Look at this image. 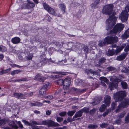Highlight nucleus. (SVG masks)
Here are the masks:
<instances>
[{
  "label": "nucleus",
  "mask_w": 129,
  "mask_h": 129,
  "mask_svg": "<svg viewBox=\"0 0 129 129\" xmlns=\"http://www.w3.org/2000/svg\"><path fill=\"white\" fill-rule=\"evenodd\" d=\"M113 6L112 4L106 5L103 7L102 13L104 14L110 16L109 18L106 21V24L108 25L106 30H108L111 28L115 23L116 18L114 16L115 13L113 11Z\"/></svg>",
  "instance_id": "nucleus-1"
},
{
  "label": "nucleus",
  "mask_w": 129,
  "mask_h": 129,
  "mask_svg": "<svg viewBox=\"0 0 129 129\" xmlns=\"http://www.w3.org/2000/svg\"><path fill=\"white\" fill-rule=\"evenodd\" d=\"M118 40L117 37L115 36H108L106 37L104 40L99 41L98 45L102 47L108 44H111L113 43L116 42Z\"/></svg>",
  "instance_id": "nucleus-2"
},
{
  "label": "nucleus",
  "mask_w": 129,
  "mask_h": 129,
  "mask_svg": "<svg viewBox=\"0 0 129 129\" xmlns=\"http://www.w3.org/2000/svg\"><path fill=\"white\" fill-rule=\"evenodd\" d=\"M124 26L121 23L117 24L112 30H110L109 33H107V35L114 34L116 35L119 34L123 29Z\"/></svg>",
  "instance_id": "nucleus-3"
},
{
  "label": "nucleus",
  "mask_w": 129,
  "mask_h": 129,
  "mask_svg": "<svg viewBox=\"0 0 129 129\" xmlns=\"http://www.w3.org/2000/svg\"><path fill=\"white\" fill-rule=\"evenodd\" d=\"M126 45L125 44H123L120 46H117V49L115 51L113 49L111 50L109 49L108 51L107 52L106 54L107 55L109 56H112L114 54L117 55L123 49Z\"/></svg>",
  "instance_id": "nucleus-4"
},
{
  "label": "nucleus",
  "mask_w": 129,
  "mask_h": 129,
  "mask_svg": "<svg viewBox=\"0 0 129 129\" xmlns=\"http://www.w3.org/2000/svg\"><path fill=\"white\" fill-rule=\"evenodd\" d=\"M129 105V99L126 98L125 99L117 106V108L116 110V113H118L120 110H122L123 108L127 107Z\"/></svg>",
  "instance_id": "nucleus-5"
},
{
  "label": "nucleus",
  "mask_w": 129,
  "mask_h": 129,
  "mask_svg": "<svg viewBox=\"0 0 129 129\" xmlns=\"http://www.w3.org/2000/svg\"><path fill=\"white\" fill-rule=\"evenodd\" d=\"M126 93L124 91H119L114 93V98L116 102L121 101L125 96Z\"/></svg>",
  "instance_id": "nucleus-6"
},
{
  "label": "nucleus",
  "mask_w": 129,
  "mask_h": 129,
  "mask_svg": "<svg viewBox=\"0 0 129 129\" xmlns=\"http://www.w3.org/2000/svg\"><path fill=\"white\" fill-rule=\"evenodd\" d=\"M128 13L126 11H124L121 12L120 17L121 21H125L127 19Z\"/></svg>",
  "instance_id": "nucleus-7"
},
{
  "label": "nucleus",
  "mask_w": 129,
  "mask_h": 129,
  "mask_svg": "<svg viewBox=\"0 0 129 129\" xmlns=\"http://www.w3.org/2000/svg\"><path fill=\"white\" fill-rule=\"evenodd\" d=\"M49 85V83L47 82L46 84L44 85L42 87L39 91V94L42 95L45 94L46 93V92L47 88Z\"/></svg>",
  "instance_id": "nucleus-8"
},
{
  "label": "nucleus",
  "mask_w": 129,
  "mask_h": 129,
  "mask_svg": "<svg viewBox=\"0 0 129 129\" xmlns=\"http://www.w3.org/2000/svg\"><path fill=\"white\" fill-rule=\"evenodd\" d=\"M117 86V82L115 81L114 80L113 81L110 82L109 83V87L111 90L114 89V88H116Z\"/></svg>",
  "instance_id": "nucleus-9"
},
{
  "label": "nucleus",
  "mask_w": 129,
  "mask_h": 129,
  "mask_svg": "<svg viewBox=\"0 0 129 129\" xmlns=\"http://www.w3.org/2000/svg\"><path fill=\"white\" fill-rule=\"evenodd\" d=\"M47 125L48 126H60L59 124L56 122H55L52 120H48Z\"/></svg>",
  "instance_id": "nucleus-10"
},
{
  "label": "nucleus",
  "mask_w": 129,
  "mask_h": 129,
  "mask_svg": "<svg viewBox=\"0 0 129 129\" xmlns=\"http://www.w3.org/2000/svg\"><path fill=\"white\" fill-rule=\"evenodd\" d=\"M14 96L18 99H25V95L20 93L14 92L13 94Z\"/></svg>",
  "instance_id": "nucleus-11"
},
{
  "label": "nucleus",
  "mask_w": 129,
  "mask_h": 129,
  "mask_svg": "<svg viewBox=\"0 0 129 129\" xmlns=\"http://www.w3.org/2000/svg\"><path fill=\"white\" fill-rule=\"evenodd\" d=\"M71 79L70 78H66L64 80L63 86L66 87L69 86L71 83Z\"/></svg>",
  "instance_id": "nucleus-12"
},
{
  "label": "nucleus",
  "mask_w": 129,
  "mask_h": 129,
  "mask_svg": "<svg viewBox=\"0 0 129 129\" xmlns=\"http://www.w3.org/2000/svg\"><path fill=\"white\" fill-rule=\"evenodd\" d=\"M104 99L105 104H106L108 106H109L110 105V101L111 100L110 96L108 95H106Z\"/></svg>",
  "instance_id": "nucleus-13"
},
{
  "label": "nucleus",
  "mask_w": 129,
  "mask_h": 129,
  "mask_svg": "<svg viewBox=\"0 0 129 129\" xmlns=\"http://www.w3.org/2000/svg\"><path fill=\"white\" fill-rule=\"evenodd\" d=\"M127 54L125 53H124L121 54L119 56H117L116 58V59L118 61H121L124 59L126 57Z\"/></svg>",
  "instance_id": "nucleus-14"
},
{
  "label": "nucleus",
  "mask_w": 129,
  "mask_h": 129,
  "mask_svg": "<svg viewBox=\"0 0 129 129\" xmlns=\"http://www.w3.org/2000/svg\"><path fill=\"white\" fill-rule=\"evenodd\" d=\"M36 79L40 82H43L45 80V78L41 75L40 74H38L36 76Z\"/></svg>",
  "instance_id": "nucleus-15"
},
{
  "label": "nucleus",
  "mask_w": 129,
  "mask_h": 129,
  "mask_svg": "<svg viewBox=\"0 0 129 129\" xmlns=\"http://www.w3.org/2000/svg\"><path fill=\"white\" fill-rule=\"evenodd\" d=\"M20 40V39L19 37H16L12 39L11 42L14 44H17L19 43Z\"/></svg>",
  "instance_id": "nucleus-16"
},
{
  "label": "nucleus",
  "mask_w": 129,
  "mask_h": 129,
  "mask_svg": "<svg viewBox=\"0 0 129 129\" xmlns=\"http://www.w3.org/2000/svg\"><path fill=\"white\" fill-rule=\"evenodd\" d=\"M129 37V28L126 30L123 35L122 36V38L123 39H126Z\"/></svg>",
  "instance_id": "nucleus-17"
},
{
  "label": "nucleus",
  "mask_w": 129,
  "mask_h": 129,
  "mask_svg": "<svg viewBox=\"0 0 129 129\" xmlns=\"http://www.w3.org/2000/svg\"><path fill=\"white\" fill-rule=\"evenodd\" d=\"M35 6V4L30 1H28V4L26 5L25 7L27 9H29L31 8H33Z\"/></svg>",
  "instance_id": "nucleus-18"
},
{
  "label": "nucleus",
  "mask_w": 129,
  "mask_h": 129,
  "mask_svg": "<svg viewBox=\"0 0 129 129\" xmlns=\"http://www.w3.org/2000/svg\"><path fill=\"white\" fill-rule=\"evenodd\" d=\"M82 113L80 110L76 112L75 115L73 116V118H76L81 117L82 115Z\"/></svg>",
  "instance_id": "nucleus-19"
},
{
  "label": "nucleus",
  "mask_w": 129,
  "mask_h": 129,
  "mask_svg": "<svg viewBox=\"0 0 129 129\" xmlns=\"http://www.w3.org/2000/svg\"><path fill=\"white\" fill-rule=\"evenodd\" d=\"M43 104L42 103H40L38 102H37L35 103H30V105L32 106H42Z\"/></svg>",
  "instance_id": "nucleus-20"
},
{
  "label": "nucleus",
  "mask_w": 129,
  "mask_h": 129,
  "mask_svg": "<svg viewBox=\"0 0 129 129\" xmlns=\"http://www.w3.org/2000/svg\"><path fill=\"white\" fill-rule=\"evenodd\" d=\"M47 11L50 14L54 16L56 15V13H55L54 9L50 7Z\"/></svg>",
  "instance_id": "nucleus-21"
},
{
  "label": "nucleus",
  "mask_w": 129,
  "mask_h": 129,
  "mask_svg": "<svg viewBox=\"0 0 129 129\" xmlns=\"http://www.w3.org/2000/svg\"><path fill=\"white\" fill-rule=\"evenodd\" d=\"M9 125L11 126L13 128L15 129H17L18 128V126L15 124L14 121H12L9 124Z\"/></svg>",
  "instance_id": "nucleus-22"
},
{
  "label": "nucleus",
  "mask_w": 129,
  "mask_h": 129,
  "mask_svg": "<svg viewBox=\"0 0 129 129\" xmlns=\"http://www.w3.org/2000/svg\"><path fill=\"white\" fill-rule=\"evenodd\" d=\"M95 99L98 101L96 100L93 103V105H96L99 104L101 101L102 100V98L101 96H100L98 98H95Z\"/></svg>",
  "instance_id": "nucleus-23"
},
{
  "label": "nucleus",
  "mask_w": 129,
  "mask_h": 129,
  "mask_svg": "<svg viewBox=\"0 0 129 129\" xmlns=\"http://www.w3.org/2000/svg\"><path fill=\"white\" fill-rule=\"evenodd\" d=\"M126 113L125 111H123L120 113L118 115L117 118H121L123 117Z\"/></svg>",
  "instance_id": "nucleus-24"
},
{
  "label": "nucleus",
  "mask_w": 129,
  "mask_h": 129,
  "mask_svg": "<svg viewBox=\"0 0 129 129\" xmlns=\"http://www.w3.org/2000/svg\"><path fill=\"white\" fill-rule=\"evenodd\" d=\"M99 79L101 80L104 81L107 83H108L109 81V80L106 77H100Z\"/></svg>",
  "instance_id": "nucleus-25"
},
{
  "label": "nucleus",
  "mask_w": 129,
  "mask_h": 129,
  "mask_svg": "<svg viewBox=\"0 0 129 129\" xmlns=\"http://www.w3.org/2000/svg\"><path fill=\"white\" fill-rule=\"evenodd\" d=\"M121 84L123 88L125 89L127 88V85L126 82L122 81L121 82Z\"/></svg>",
  "instance_id": "nucleus-26"
},
{
  "label": "nucleus",
  "mask_w": 129,
  "mask_h": 129,
  "mask_svg": "<svg viewBox=\"0 0 129 129\" xmlns=\"http://www.w3.org/2000/svg\"><path fill=\"white\" fill-rule=\"evenodd\" d=\"M89 109L86 107H84L80 110L82 113L84 112L86 113H87L89 112Z\"/></svg>",
  "instance_id": "nucleus-27"
},
{
  "label": "nucleus",
  "mask_w": 129,
  "mask_h": 129,
  "mask_svg": "<svg viewBox=\"0 0 129 129\" xmlns=\"http://www.w3.org/2000/svg\"><path fill=\"white\" fill-rule=\"evenodd\" d=\"M21 71L18 70H14L11 72V74L12 75H14L16 74L19 73Z\"/></svg>",
  "instance_id": "nucleus-28"
},
{
  "label": "nucleus",
  "mask_w": 129,
  "mask_h": 129,
  "mask_svg": "<svg viewBox=\"0 0 129 129\" xmlns=\"http://www.w3.org/2000/svg\"><path fill=\"white\" fill-rule=\"evenodd\" d=\"M64 80L62 79H60L56 81L57 83L59 85H63Z\"/></svg>",
  "instance_id": "nucleus-29"
},
{
  "label": "nucleus",
  "mask_w": 129,
  "mask_h": 129,
  "mask_svg": "<svg viewBox=\"0 0 129 129\" xmlns=\"http://www.w3.org/2000/svg\"><path fill=\"white\" fill-rule=\"evenodd\" d=\"M108 125L109 124L107 123H103L102 124H100V126L102 128H105L107 127H108V128L110 126H109V127H108Z\"/></svg>",
  "instance_id": "nucleus-30"
},
{
  "label": "nucleus",
  "mask_w": 129,
  "mask_h": 129,
  "mask_svg": "<svg viewBox=\"0 0 129 129\" xmlns=\"http://www.w3.org/2000/svg\"><path fill=\"white\" fill-rule=\"evenodd\" d=\"M106 60V59L104 57L102 58L99 59L98 63L101 65L105 62Z\"/></svg>",
  "instance_id": "nucleus-31"
},
{
  "label": "nucleus",
  "mask_w": 129,
  "mask_h": 129,
  "mask_svg": "<svg viewBox=\"0 0 129 129\" xmlns=\"http://www.w3.org/2000/svg\"><path fill=\"white\" fill-rule=\"evenodd\" d=\"M43 4L44 8L47 11L49 10L50 7L45 3H44Z\"/></svg>",
  "instance_id": "nucleus-32"
},
{
  "label": "nucleus",
  "mask_w": 129,
  "mask_h": 129,
  "mask_svg": "<svg viewBox=\"0 0 129 129\" xmlns=\"http://www.w3.org/2000/svg\"><path fill=\"white\" fill-rule=\"evenodd\" d=\"M7 49L3 45L0 46V51L1 52H4L6 51Z\"/></svg>",
  "instance_id": "nucleus-33"
},
{
  "label": "nucleus",
  "mask_w": 129,
  "mask_h": 129,
  "mask_svg": "<svg viewBox=\"0 0 129 129\" xmlns=\"http://www.w3.org/2000/svg\"><path fill=\"white\" fill-rule=\"evenodd\" d=\"M98 126L97 124H89L88 126V128H95L98 127Z\"/></svg>",
  "instance_id": "nucleus-34"
},
{
  "label": "nucleus",
  "mask_w": 129,
  "mask_h": 129,
  "mask_svg": "<svg viewBox=\"0 0 129 129\" xmlns=\"http://www.w3.org/2000/svg\"><path fill=\"white\" fill-rule=\"evenodd\" d=\"M106 108V105L104 104H103L100 107L99 109V110L101 112H103L105 110Z\"/></svg>",
  "instance_id": "nucleus-35"
},
{
  "label": "nucleus",
  "mask_w": 129,
  "mask_h": 129,
  "mask_svg": "<svg viewBox=\"0 0 129 129\" xmlns=\"http://www.w3.org/2000/svg\"><path fill=\"white\" fill-rule=\"evenodd\" d=\"M111 111V109H108L106 111V112L103 113V116L104 117H105L106 115H108V114L110 113Z\"/></svg>",
  "instance_id": "nucleus-36"
},
{
  "label": "nucleus",
  "mask_w": 129,
  "mask_h": 129,
  "mask_svg": "<svg viewBox=\"0 0 129 129\" xmlns=\"http://www.w3.org/2000/svg\"><path fill=\"white\" fill-rule=\"evenodd\" d=\"M27 80V79L26 78H24L21 79H17L15 80L14 82H20L21 81H25Z\"/></svg>",
  "instance_id": "nucleus-37"
},
{
  "label": "nucleus",
  "mask_w": 129,
  "mask_h": 129,
  "mask_svg": "<svg viewBox=\"0 0 129 129\" xmlns=\"http://www.w3.org/2000/svg\"><path fill=\"white\" fill-rule=\"evenodd\" d=\"M75 112L76 111L75 110L72 111H69L68 112L67 114L68 116H72L74 114Z\"/></svg>",
  "instance_id": "nucleus-38"
},
{
  "label": "nucleus",
  "mask_w": 129,
  "mask_h": 129,
  "mask_svg": "<svg viewBox=\"0 0 129 129\" xmlns=\"http://www.w3.org/2000/svg\"><path fill=\"white\" fill-rule=\"evenodd\" d=\"M73 90L75 91L78 93H80L84 91V89H80L76 88H73Z\"/></svg>",
  "instance_id": "nucleus-39"
},
{
  "label": "nucleus",
  "mask_w": 129,
  "mask_h": 129,
  "mask_svg": "<svg viewBox=\"0 0 129 129\" xmlns=\"http://www.w3.org/2000/svg\"><path fill=\"white\" fill-rule=\"evenodd\" d=\"M118 119L114 121V124H120L121 121V119L118 118Z\"/></svg>",
  "instance_id": "nucleus-40"
},
{
  "label": "nucleus",
  "mask_w": 129,
  "mask_h": 129,
  "mask_svg": "<svg viewBox=\"0 0 129 129\" xmlns=\"http://www.w3.org/2000/svg\"><path fill=\"white\" fill-rule=\"evenodd\" d=\"M59 7L64 12L66 8L65 6L63 4H61L59 5Z\"/></svg>",
  "instance_id": "nucleus-41"
},
{
  "label": "nucleus",
  "mask_w": 129,
  "mask_h": 129,
  "mask_svg": "<svg viewBox=\"0 0 129 129\" xmlns=\"http://www.w3.org/2000/svg\"><path fill=\"white\" fill-rule=\"evenodd\" d=\"M33 57V54H29L27 56V60H31L32 57Z\"/></svg>",
  "instance_id": "nucleus-42"
},
{
  "label": "nucleus",
  "mask_w": 129,
  "mask_h": 129,
  "mask_svg": "<svg viewBox=\"0 0 129 129\" xmlns=\"http://www.w3.org/2000/svg\"><path fill=\"white\" fill-rule=\"evenodd\" d=\"M107 69L109 71H113L115 69V67L111 66L108 67Z\"/></svg>",
  "instance_id": "nucleus-43"
},
{
  "label": "nucleus",
  "mask_w": 129,
  "mask_h": 129,
  "mask_svg": "<svg viewBox=\"0 0 129 129\" xmlns=\"http://www.w3.org/2000/svg\"><path fill=\"white\" fill-rule=\"evenodd\" d=\"M67 115V112H60L59 113V115L61 116H64Z\"/></svg>",
  "instance_id": "nucleus-44"
},
{
  "label": "nucleus",
  "mask_w": 129,
  "mask_h": 129,
  "mask_svg": "<svg viewBox=\"0 0 129 129\" xmlns=\"http://www.w3.org/2000/svg\"><path fill=\"white\" fill-rule=\"evenodd\" d=\"M11 68H9L7 70H3V73L4 74H5L8 73L9 72L11 71Z\"/></svg>",
  "instance_id": "nucleus-45"
},
{
  "label": "nucleus",
  "mask_w": 129,
  "mask_h": 129,
  "mask_svg": "<svg viewBox=\"0 0 129 129\" xmlns=\"http://www.w3.org/2000/svg\"><path fill=\"white\" fill-rule=\"evenodd\" d=\"M96 111V109H93L92 110H91L90 112H89V113L90 114H93Z\"/></svg>",
  "instance_id": "nucleus-46"
},
{
  "label": "nucleus",
  "mask_w": 129,
  "mask_h": 129,
  "mask_svg": "<svg viewBox=\"0 0 129 129\" xmlns=\"http://www.w3.org/2000/svg\"><path fill=\"white\" fill-rule=\"evenodd\" d=\"M22 121L24 122L25 124L27 125H28L29 126H30L31 125V124L30 123L28 122L27 121L25 120H22Z\"/></svg>",
  "instance_id": "nucleus-47"
},
{
  "label": "nucleus",
  "mask_w": 129,
  "mask_h": 129,
  "mask_svg": "<svg viewBox=\"0 0 129 129\" xmlns=\"http://www.w3.org/2000/svg\"><path fill=\"white\" fill-rule=\"evenodd\" d=\"M48 120H43L42 121V124H41L42 125H47Z\"/></svg>",
  "instance_id": "nucleus-48"
},
{
  "label": "nucleus",
  "mask_w": 129,
  "mask_h": 129,
  "mask_svg": "<svg viewBox=\"0 0 129 129\" xmlns=\"http://www.w3.org/2000/svg\"><path fill=\"white\" fill-rule=\"evenodd\" d=\"M83 49L85 52L87 53L88 52V48L86 46H84L83 47Z\"/></svg>",
  "instance_id": "nucleus-49"
},
{
  "label": "nucleus",
  "mask_w": 129,
  "mask_h": 129,
  "mask_svg": "<svg viewBox=\"0 0 129 129\" xmlns=\"http://www.w3.org/2000/svg\"><path fill=\"white\" fill-rule=\"evenodd\" d=\"M56 120L58 122H60L63 120V118L61 117H57Z\"/></svg>",
  "instance_id": "nucleus-50"
},
{
  "label": "nucleus",
  "mask_w": 129,
  "mask_h": 129,
  "mask_svg": "<svg viewBox=\"0 0 129 129\" xmlns=\"http://www.w3.org/2000/svg\"><path fill=\"white\" fill-rule=\"evenodd\" d=\"M5 124V121L4 119L0 120V125L2 124Z\"/></svg>",
  "instance_id": "nucleus-51"
},
{
  "label": "nucleus",
  "mask_w": 129,
  "mask_h": 129,
  "mask_svg": "<svg viewBox=\"0 0 129 129\" xmlns=\"http://www.w3.org/2000/svg\"><path fill=\"white\" fill-rule=\"evenodd\" d=\"M116 103L114 102H112L111 105V107L113 109H115V106L116 105Z\"/></svg>",
  "instance_id": "nucleus-52"
},
{
  "label": "nucleus",
  "mask_w": 129,
  "mask_h": 129,
  "mask_svg": "<svg viewBox=\"0 0 129 129\" xmlns=\"http://www.w3.org/2000/svg\"><path fill=\"white\" fill-rule=\"evenodd\" d=\"M17 124L19 125V126L21 128H22L23 127V126L21 123V122L20 121H18V122L17 121Z\"/></svg>",
  "instance_id": "nucleus-53"
},
{
  "label": "nucleus",
  "mask_w": 129,
  "mask_h": 129,
  "mask_svg": "<svg viewBox=\"0 0 129 129\" xmlns=\"http://www.w3.org/2000/svg\"><path fill=\"white\" fill-rule=\"evenodd\" d=\"M48 18V19H47V20L49 21L50 22L51 20V18L50 16L47 15L46 16L45 18Z\"/></svg>",
  "instance_id": "nucleus-54"
},
{
  "label": "nucleus",
  "mask_w": 129,
  "mask_h": 129,
  "mask_svg": "<svg viewBox=\"0 0 129 129\" xmlns=\"http://www.w3.org/2000/svg\"><path fill=\"white\" fill-rule=\"evenodd\" d=\"M124 69L125 70H122V72H124L125 73H127L129 72V69H128L127 68H124Z\"/></svg>",
  "instance_id": "nucleus-55"
},
{
  "label": "nucleus",
  "mask_w": 129,
  "mask_h": 129,
  "mask_svg": "<svg viewBox=\"0 0 129 129\" xmlns=\"http://www.w3.org/2000/svg\"><path fill=\"white\" fill-rule=\"evenodd\" d=\"M125 120L128 122H129V113L128 114L125 118Z\"/></svg>",
  "instance_id": "nucleus-56"
},
{
  "label": "nucleus",
  "mask_w": 129,
  "mask_h": 129,
  "mask_svg": "<svg viewBox=\"0 0 129 129\" xmlns=\"http://www.w3.org/2000/svg\"><path fill=\"white\" fill-rule=\"evenodd\" d=\"M89 73L93 74V75L94 74L96 75L97 74V72H96L93 71L91 70H89Z\"/></svg>",
  "instance_id": "nucleus-57"
},
{
  "label": "nucleus",
  "mask_w": 129,
  "mask_h": 129,
  "mask_svg": "<svg viewBox=\"0 0 129 129\" xmlns=\"http://www.w3.org/2000/svg\"><path fill=\"white\" fill-rule=\"evenodd\" d=\"M51 112V110H49L47 111L46 112V114L47 115H49L50 114Z\"/></svg>",
  "instance_id": "nucleus-58"
},
{
  "label": "nucleus",
  "mask_w": 129,
  "mask_h": 129,
  "mask_svg": "<svg viewBox=\"0 0 129 129\" xmlns=\"http://www.w3.org/2000/svg\"><path fill=\"white\" fill-rule=\"evenodd\" d=\"M67 128V126H63L62 127H57L54 129H66Z\"/></svg>",
  "instance_id": "nucleus-59"
},
{
  "label": "nucleus",
  "mask_w": 129,
  "mask_h": 129,
  "mask_svg": "<svg viewBox=\"0 0 129 129\" xmlns=\"http://www.w3.org/2000/svg\"><path fill=\"white\" fill-rule=\"evenodd\" d=\"M125 11H127L129 12V4H128L125 8Z\"/></svg>",
  "instance_id": "nucleus-60"
},
{
  "label": "nucleus",
  "mask_w": 129,
  "mask_h": 129,
  "mask_svg": "<svg viewBox=\"0 0 129 129\" xmlns=\"http://www.w3.org/2000/svg\"><path fill=\"white\" fill-rule=\"evenodd\" d=\"M125 50L126 51H129V44L126 46L125 48Z\"/></svg>",
  "instance_id": "nucleus-61"
},
{
  "label": "nucleus",
  "mask_w": 129,
  "mask_h": 129,
  "mask_svg": "<svg viewBox=\"0 0 129 129\" xmlns=\"http://www.w3.org/2000/svg\"><path fill=\"white\" fill-rule=\"evenodd\" d=\"M4 56L3 54H0V61H1L3 58Z\"/></svg>",
  "instance_id": "nucleus-62"
},
{
  "label": "nucleus",
  "mask_w": 129,
  "mask_h": 129,
  "mask_svg": "<svg viewBox=\"0 0 129 129\" xmlns=\"http://www.w3.org/2000/svg\"><path fill=\"white\" fill-rule=\"evenodd\" d=\"M101 84L104 87H106V85L105 83L101 81Z\"/></svg>",
  "instance_id": "nucleus-63"
},
{
  "label": "nucleus",
  "mask_w": 129,
  "mask_h": 129,
  "mask_svg": "<svg viewBox=\"0 0 129 129\" xmlns=\"http://www.w3.org/2000/svg\"><path fill=\"white\" fill-rule=\"evenodd\" d=\"M96 5L95 4H91V6L92 8H94L95 7Z\"/></svg>",
  "instance_id": "nucleus-64"
}]
</instances>
